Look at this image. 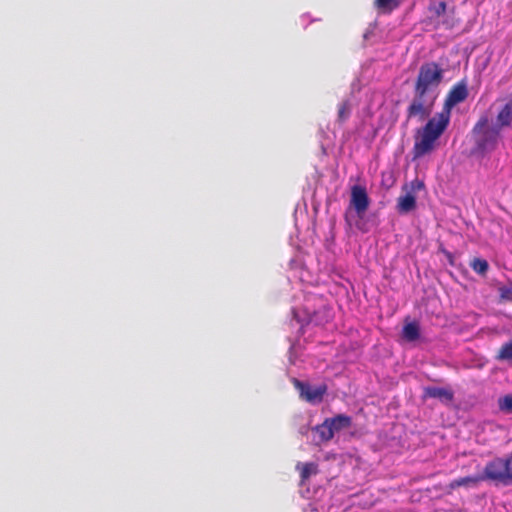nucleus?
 <instances>
[{"label": "nucleus", "instance_id": "nucleus-3", "mask_svg": "<svg viewBox=\"0 0 512 512\" xmlns=\"http://www.w3.org/2000/svg\"><path fill=\"white\" fill-rule=\"evenodd\" d=\"M444 70L436 62L423 63L415 81L414 88L438 95V87L443 80Z\"/></svg>", "mask_w": 512, "mask_h": 512}, {"label": "nucleus", "instance_id": "nucleus-11", "mask_svg": "<svg viewBox=\"0 0 512 512\" xmlns=\"http://www.w3.org/2000/svg\"><path fill=\"white\" fill-rule=\"evenodd\" d=\"M424 398H435L439 399L444 403H449L454 398V393L450 388L445 387H436V386H428L424 388L423 392Z\"/></svg>", "mask_w": 512, "mask_h": 512}, {"label": "nucleus", "instance_id": "nucleus-15", "mask_svg": "<svg viewBox=\"0 0 512 512\" xmlns=\"http://www.w3.org/2000/svg\"><path fill=\"white\" fill-rule=\"evenodd\" d=\"M326 420L327 423H329L330 427L332 428L334 434L335 432L348 428L351 425V418L349 416L342 414L337 415L333 418H327Z\"/></svg>", "mask_w": 512, "mask_h": 512}, {"label": "nucleus", "instance_id": "nucleus-4", "mask_svg": "<svg viewBox=\"0 0 512 512\" xmlns=\"http://www.w3.org/2000/svg\"><path fill=\"white\" fill-rule=\"evenodd\" d=\"M485 477L496 484H512V452L506 457H496L487 462Z\"/></svg>", "mask_w": 512, "mask_h": 512}, {"label": "nucleus", "instance_id": "nucleus-7", "mask_svg": "<svg viewBox=\"0 0 512 512\" xmlns=\"http://www.w3.org/2000/svg\"><path fill=\"white\" fill-rule=\"evenodd\" d=\"M431 18L434 19L437 26H442L446 29L454 27V10L447 12V4L445 1L433 2L429 6Z\"/></svg>", "mask_w": 512, "mask_h": 512}, {"label": "nucleus", "instance_id": "nucleus-10", "mask_svg": "<svg viewBox=\"0 0 512 512\" xmlns=\"http://www.w3.org/2000/svg\"><path fill=\"white\" fill-rule=\"evenodd\" d=\"M370 205V199L364 186L354 185L351 187L350 206L356 211L359 217H363Z\"/></svg>", "mask_w": 512, "mask_h": 512}, {"label": "nucleus", "instance_id": "nucleus-16", "mask_svg": "<svg viewBox=\"0 0 512 512\" xmlns=\"http://www.w3.org/2000/svg\"><path fill=\"white\" fill-rule=\"evenodd\" d=\"M483 480H488L486 477H485V469L483 470V474L482 475H478V476H466V477H462V478H459V479H455L451 482L450 484V487L451 488H458V487H461V486H470V485H476L478 484L480 481H483Z\"/></svg>", "mask_w": 512, "mask_h": 512}, {"label": "nucleus", "instance_id": "nucleus-18", "mask_svg": "<svg viewBox=\"0 0 512 512\" xmlns=\"http://www.w3.org/2000/svg\"><path fill=\"white\" fill-rule=\"evenodd\" d=\"M315 431L319 437V441L321 442L330 441L334 437L332 428L329 423H327L326 419L322 424L316 426Z\"/></svg>", "mask_w": 512, "mask_h": 512}, {"label": "nucleus", "instance_id": "nucleus-20", "mask_svg": "<svg viewBox=\"0 0 512 512\" xmlns=\"http://www.w3.org/2000/svg\"><path fill=\"white\" fill-rule=\"evenodd\" d=\"M351 113V107L349 101H343L338 107V121L345 122Z\"/></svg>", "mask_w": 512, "mask_h": 512}, {"label": "nucleus", "instance_id": "nucleus-12", "mask_svg": "<svg viewBox=\"0 0 512 512\" xmlns=\"http://www.w3.org/2000/svg\"><path fill=\"white\" fill-rule=\"evenodd\" d=\"M512 122V101L507 102L502 109L498 112L497 115V124L500 129L502 127H507Z\"/></svg>", "mask_w": 512, "mask_h": 512}, {"label": "nucleus", "instance_id": "nucleus-13", "mask_svg": "<svg viewBox=\"0 0 512 512\" xmlns=\"http://www.w3.org/2000/svg\"><path fill=\"white\" fill-rule=\"evenodd\" d=\"M296 469L300 472L301 483H305L312 475L318 473V465L314 462L297 463Z\"/></svg>", "mask_w": 512, "mask_h": 512}, {"label": "nucleus", "instance_id": "nucleus-23", "mask_svg": "<svg viewBox=\"0 0 512 512\" xmlns=\"http://www.w3.org/2000/svg\"><path fill=\"white\" fill-rule=\"evenodd\" d=\"M499 352H512V340L503 344L499 349Z\"/></svg>", "mask_w": 512, "mask_h": 512}, {"label": "nucleus", "instance_id": "nucleus-17", "mask_svg": "<svg viewBox=\"0 0 512 512\" xmlns=\"http://www.w3.org/2000/svg\"><path fill=\"white\" fill-rule=\"evenodd\" d=\"M420 328L417 322H409L404 325L402 336L407 341H415L419 338Z\"/></svg>", "mask_w": 512, "mask_h": 512}, {"label": "nucleus", "instance_id": "nucleus-1", "mask_svg": "<svg viewBox=\"0 0 512 512\" xmlns=\"http://www.w3.org/2000/svg\"><path fill=\"white\" fill-rule=\"evenodd\" d=\"M469 95L466 79L455 83L448 91L443 108L439 113L429 118L426 124L417 130L412 149L413 159H419L430 154L436 147V141L446 131L450 124L451 110L457 104L464 102Z\"/></svg>", "mask_w": 512, "mask_h": 512}, {"label": "nucleus", "instance_id": "nucleus-24", "mask_svg": "<svg viewBox=\"0 0 512 512\" xmlns=\"http://www.w3.org/2000/svg\"><path fill=\"white\" fill-rule=\"evenodd\" d=\"M498 360H512V354H497L496 357Z\"/></svg>", "mask_w": 512, "mask_h": 512}, {"label": "nucleus", "instance_id": "nucleus-8", "mask_svg": "<svg viewBox=\"0 0 512 512\" xmlns=\"http://www.w3.org/2000/svg\"><path fill=\"white\" fill-rule=\"evenodd\" d=\"M294 387L299 391L300 397L305 401L315 404L322 401L323 396L327 392L326 385H319L317 387H312L310 384L302 382L298 379H293Z\"/></svg>", "mask_w": 512, "mask_h": 512}, {"label": "nucleus", "instance_id": "nucleus-14", "mask_svg": "<svg viewBox=\"0 0 512 512\" xmlns=\"http://www.w3.org/2000/svg\"><path fill=\"white\" fill-rule=\"evenodd\" d=\"M404 0H374V7L382 14H390L397 9Z\"/></svg>", "mask_w": 512, "mask_h": 512}, {"label": "nucleus", "instance_id": "nucleus-6", "mask_svg": "<svg viewBox=\"0 0 512 512\" xmlns=\"http://www.w3.org/2000/svg\"><path fill=\"white\" fill-rule=\"evenodd\" d=\"M294 317L302 327L305 325L313 324L318 327H324L332 318V309L328 306H322L313 313H309L306 309H299L293 311Z\"/></svg>", "mask_w": 512, "mask_h": 512}, {"label": "nucleus", "instance_id": "nucleus-21", "mask_svg": "<svg viewBox=\"0 0 512 512\" xmlns=\"http://www.w3.org/2000/svg\"><path fill=\"white\" fill-rule=\"evenodd\" d=\"M499 408L501 411L512 413V395H505L500 398Z\"/></svg>", "mask_w": 512, "mask_h": 512}, {"label": "nucleus", "instance_id": "nucleus-19", "mask_svg": "<svg viewBox=\"0 0 512 512\" xmlns=\"http://www.w3.org/2000/svg\"><path fill=\"white\" fill-rule=\"evenodd\" d=\"M471 267L476 273L485 275L488 271L489 265L485 259L474 258L471 261Z\"/></svg>", "mask_w": 512, "mask_h": 512}, {"label": "nucleus", "instance_id": "nucleus-2", "mask_svg": "<svg viewBox=\"0 0 512 512\" xmlns=\"http://www.w3.org/2000/svg\"><path fill=\"white\" fill-rule=\"evenodd\" d=\"M473 147L471 154L476 157H485L494 152L502 143L501 131L495 126L487 115H482L471 130Z\"/></svg>", "mask_w": 512, "mask_h": 512}, {"label": "nucleus", "instance_id": "nucleus-9", "mask_svg": "<svg viewBox=\"0 0 512 512\" xmlns=\"http://www.w3.org/2000/svg\"><path fill=\"white\" fill-rule=\"evenodd\" d=\"M424 188V183L419 180L411 182V191H407L405 195H401L397 199L396 209L399 214H407L416 209V195L414 191Z\"/></svg>", "mask_w": 512, "mask_h": 512}, {"label": "nucleus", "instance_id": "nucleus-5", "mask_svg": "<svg viewBox=\"0 0 512 512\" xmlns=\"http://www.w3.org/2000/svg\"><path fill=\"white\" fill-rule=\"evenodd\" d=\"M414 95L409 106L406 109L407 119L418 118L420 121L425 120L432 113L437 94L423 92L414 88Z\"/></svg>", "mask_w": 512, "mask_h": 512}, {"label": "nucleus", "instance_id": "nucleus-22", "mask_svg": "<svg viewBox=\"0 0 512 512\" xmlns=\"http://www.w3.org/2000/svg\"><path fill=\"white\" fill-rule=\"evenodd\" d=\"M500 297L505 300H512V289L507 287L500 288Z\"/></svg>", "mask_w": 512, "mask_h": 512}]
</instances>
